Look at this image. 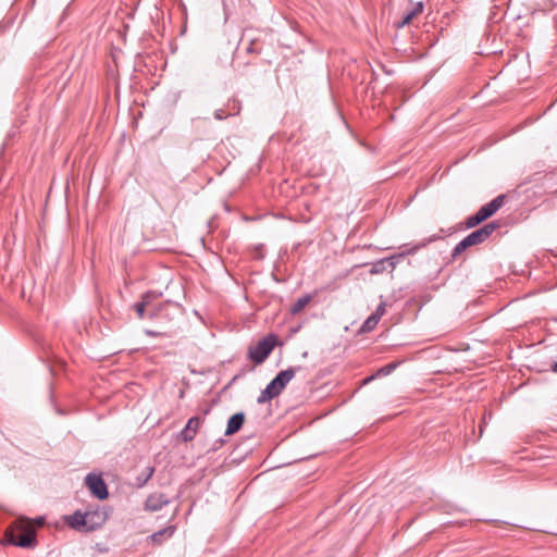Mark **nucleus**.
<instances>
[{
    "mask_svg": "<svg viewBox=\"0 0 557 557\" xmlns=\"http://www.w3.org/2000/svg\"><path fill=\"white\" fill-rule=\"evenodd\" d=\"M386 304L384 301H381L379 306L376 307L375 311L371 314L372 317H376V320H381V318L385 313Z\"/></svg>",
    "mask_w": 557,
    "mask_h": 557,
    "instance_id": "22",
    "label": "nucleus"
},
{
    "mask_svg": "<svg viewBox=\"0 0 557 557\" xmlns=\"http://www.w3.org/2000/svg\"><path fill=\"white\" fill-rule=\"evenodd\" d=\"M504 201H505V195H498L492 201L482 206L479 209L478 213L485 221L488 218H491L492 215H494L503 207Z\"/></svg>",
    "mask_w": 557,
    "mask_h": 557,
    "instance_id": "9",
    "label": "nucleus"
},
{
    "mask_svg": "<svg viewBox=\"0 0 557 557\" xmlns=\"http://www.w3.org/2000/svg\"><path fill=\"white\" fill-rule=\"evenodd\" d=\"M311 297L309 295H305L299 297L290 307V313L297 314L304 310V308L309 304Z\"/></svg>",
    "mask_w": 557,
    "mask_h": 557,
    "instance_id": "15",
    "label": "nucleus"
},
{
    "mask_svg": "<svg viewBox=\"0 0 557 557\" xmlns=\"http://www.w3.org/2000/svg\"><path fill=\"white\" fill-rule=\"evenodd\" d=\"M416 16L412 15L411 11L408 10L404 13L403 17L400 21H396L394 23L395 27L396 28H403L404 26H406L407 24H409Z\"/></svg>",
    "mask_w": 557,
    "mask_h": 557,
    "instance_id": "19",
    "label": "nucleus"
},
{
    "mask_svg": "<svg viewBox=\"0 0 557 557\" xmlns=\"http://www.w3.org/2000/svg\"><path fill=\"white\" fill-rule=\"evenodd\" d=\"M162 296V293H158V292H154V290H148L146 292L145 294H143L141 296V300L140 301H137L136 304H134V309L138 315L139 319H145L146 317H148L149 319H158L160 317H169L170 313H169V309L171 307H174L177 309L176 306H174L172 302L170 301H166L162 305H160L159 307L157 308H153L151 309L147 314H146V308L151 306V304L157 300L158 298H160Z\"/></svg>",
    "mask_w": 557,
    "mask_h": 557,
    "instance_id": "2",
    "label": "nucleus"
},
{
    "mask_svg": "<svg viewBox=\"0 0 557 557\" xmlns=\"http://www.w3.org/2000/svg\"><path fill=\"white\" fill-rule=\"evenodd\" d=\"M484 220L481 218V215L476 212L475 214L467 218L466 220V227L467 228H473L480 223H482Z\"/></svg>",
    "mask_w": 557,
    "mask_h": 557,
    "instance_id": "21",
    "label": "nucleus"
},
{
    "mask_svg": "<svg viewBox=\"0 0 557 557\" xmlns=\"http://www.w3.org/2000/svg\"><path fill=\"white\" fill-rule=\"evenodd\" d=\"M7 537L9 543L23 548H30L36 544L35 530L26 521H17L15 529L7 532Z\"/></svg>",
    "mask_w": 557,
    "mask_h": 557,
    "instance_id": "4",
    "label": "nucleus"
},
{
    "mask_svg": "<svg viewBox=\"0 0 557 557\" xmlns=\"http://www.w3.org/2000/svg\"><path fill=\"white\" fill-rule=\"evenodd\" d=\"M499 226L500 223L498 221H492L471 232L455 246L451 257L456 258L467 248L484 243Z\"/></svg>",
    "mask_w": 557,
    "mask_h": 557,
    "instance_id": "3",
    "label": "nucleus"
},
{
    "mask_svg": "<svg viewBox=\"0 0 557 557\" xmlns=\"http://www.w3.org/2000/svg\"><path fill=\"white\" fill-rule=\"evenodd\" d=\"M227 116H230V114H228V112H227L226 110H224V109H216V110L214 111V117H215L216 120H224V119H226Z\"/></svg>",
    "mask_w": 557,
    "mask_h": 557,
    "instance_id": "23",
    "label": "nucleus"
},
{
    "mask_svg": "<svg viewBox=\"0 0 557 557\" xmlns=\"http://www.w3.org/2000/svg\"><path fill=\"white\" fill-rule=\"evenodd\" d=\"M554 195H556V196H557V189L554 191Z\"/></svg>",
    "mask_w": 557,
    "mask_h": 557,
    "instance_id": "31",
    "label": "nucleus"
},
{
    "mask_svg": "<svg viewBox=\"0 0 557 557\" xmlns=\"http://www.w3.org/2000/svg\"><path fill=\"white\" fill-rule=\"evenodd\" d=\"M154 468L147 467L137 478L136 483L138 487H143L153 475Z\"/></svg>",
    "mask_w": 557,
    "mask_h": 557,
    "instance_id": "16",
    "label": "nucleus"
},
{
    "mask_svg": "<svg viewBox=\"0 0 557 557\" xmlns=\"http://www.w3.org/2000/svg\"><path fill=\"white\" fill-rule=\"evenodd\" d=\"M360 143H361L366 148H368V146L366 145V144H367V141H366V140H362V141H360Z\"/></svg>",
    "mask_w": 557,
    "mask_h": 557,
    "instance_id": "29",
    "label": "nucleus"
},
{
    "mask_svg": "<svg viewBox=\"0 0 557 557\" xmlns=\"http://www.w3.org/2000/svg\"><path fill=\"white\" fill-rule=\"evenodd\" d=\"M296 370L294 368H288L286 370L280 371L276 376L273 379L276 385H278L282 391L286 387V385L294 379Z\"/></svg>",
    "mask_w": 557,
    "mask_h": 557,
    "instance_id": "13",
    "label": "nucleus"
},
{
    "mask_svg": "<svg viewBox=\"0 0 557 557\" xmlns=\"http://www.w3.org/2000/svg\"><path fill=\"white\" fill-rule=\"evenodd\" d=\"M244 421H245L244 412H237V413L233 414L227 421L225 435H232V434H235L236 432H238L242 429Z\"/></svg>",
    "mask_w": 557,
    "mask_h": 557,
    "instance_id": "12",
    "label": "nucleus"
},
{
    "mask_svg": "<svg viewBox=\"0 0 557 557\" xmlns=\"http://www.w3.org/2000/svg\"><path fill=\"white\" fill-rule=\"evenodd\" d=\"M395 368H396V366L391 363V364L386 366L384 369H382L381 371L387 374L391 371H393Z\"/></svg>",
    "mask_w": 557,
    "mask_h": 557,
    "instance_id": "27",
    "label": "nucleus"
},
{
    "mask_svg": "<svg viewBox=\"0 0 557 557\" xmlns=\"http://www.w3.org/2000/svg\"><path fill=\"white\" fill-rule=\"evenodd\" d=\"M531 122H532V121H525V122H524V124H518V125H516L515 127H512V128L510 129V132H509V133H507V134H506V136H512V135H513L518 129H520L521 127H523L524 125H527V124H529V123H531Z\"/></svg>",
    "mask_w": 557,
    "mask_h": 557,
    "instance_id": "26",
    "label": "nucleus"
},
{
    "mask_svg": "<svg viewBox=\"0 0 557 557\" xmlns=\"http://www.w3.org/2000/svg\"><path fill=\"white\" fill-rule=\"evenodd\" d=\"M387 259L386 258H383L376 262H374L372 264V268H371V273L372 274H377V273H382L384 272L386 269H387Z\"/></svg>",
    "mask_w": 557,
    "mask_h": 557,
    "instance_id": "18",
    "label": "nucleus"
},
{
    "mask_svg": "<svg viewBox=\"0 0 557 557\" xmlns=\"http://www.w3.org/2000/svg\"><path fill=\"white\" fill-rule=\"evenodd\" d=\"M202 419L198 416L191 417L185 428L181 431L180 437L183 442H190L195 438L199 426L202 423Z\"/></svg>",
    "mask_w": 557,
    "mask_h": 557,
    "instance_id": "8",
    "label": "nucleus"
},
{
    "mask_svg": "<svg viewBox=\"0 0 557 557\" xmlns=\"http://www.w3.org/2000/svg\"><path fill=\"white\" fill-rule=\"evenodd\" d=\"M242 110L240 101L237 99H232L227 103V112L230 115H237Z\"/></svg>",
    "mask_w": 557,
    "mask_h": 557,
    "instance_id": "20",
    "label": "nucleus"
},
{
    "mask_svg": "<svg viewBox=\"0 0 557 557\" xmlns=\"http://www.w3.org/2000/svg\"><path fill=\"white\" fill-rule=\"evenodd\" d=\"M423 2L422 1H418L414 7L410 10L412 15L417 16L419 13H421L423 11Z\"/></svg>",
    "mask_w": 557,
    "mask_h": 557,
    "instance_id": "24",
    "label": "nucleus"
},
{
    "mask_svg": "<svg viewBox=\"0 0 557 557\" xmlns=\"http://www.w3.org/2000/svg\"><path fill=\"white\" fill-rule=\"evenodd\" d=\"M109 518L104 506H88L85 511L76 510L69 518V524L75 530L94 531L102 527Z\"/></svg>",
    "mask_w": 557,
    "mask_h": 557,
    "instance_id": "1",
    "label": "nucleus"
},
{
    "mask_svg": "<svg viewBox=\"0 0 557 557\" xmlns=\"http://www.w3.org/2000/svg\"><path fill=\"white\" fill-rule=\"evenodd\" d=\"M379 320H376V317H368L367 320L362 323L359 332L360 333H369L375 329L377 325Z\"/></svg>",
    "mask_w": 557,
    "mask_h": 557,
    "instance_id": "17",
    "label": "nucleus"
},
{
    "mask_svg": "<svg viewBox=\"0 0 557 557\" xmlns=\"http://www.w3.org/2000/svg\"><path fill=\"white\" fill-rule=\"evenodd\" d=\"M145 334L149 337H160V336H168L164 332H159L154 330H145Z\"/></svg>",
    "mask_w": 557,
    "mask_h": 557,
    "instance_id": "25",
    "label": "nucleus"
},
{
    "mask_svg": "<svg viewBox=\"0 0 557 557\" xmlns=\"http://www.w3.org/2000/svg\"><path fill=\"white\" fill-rule=\"evenodd\" d=\"M282 388L276 385L275 381H271L267 387L261 391L260 395L257 398L258 404H264L267 401H270L271 399L277 397L282 393Z\"/></svg>",
    "mask_w": 557,
    "mask_h": 557,
    "instance_id": "11",
    "label": "nucleus"
},
{
    "mask_svg": "<svg viewBox=\"0 0 557 557\" xmlns=\"http://www.w3.org/2000/svg\"><path fill=\"white\" fill-rule=\"evenodd\" d=\"M550 370H552L554 373H557V361L552 363V366H550Z\"/></svg>",
    "mask_w": 557,
    "mask_h": 557,
    "instance_id": "28",
    "label": "nucleus"
},
{
    "mask_svg": "<svg viewBox=\"0 0 557 557\" xmlns=\"http://www.w3.org/2000/svg\"><path fill=\"white\" fill-rule=\"evenodd\" d=\"M170 504V499L163 493H153L145 502V509L148 511H158Z\"/></svg>",
    "mask_w": 557,
    "mask_h": 557,
    "instance_id": "10",
    "label": "nucleus"
},
{
    "mask_svg": "<svg viewBox=\"0 0 557 557\" xmlns=\"http://www.w3.org/2000/svg\"><path fill=\"white\" fill-rule=\"evenodd\" d=\"M277 344V336L269 334L248 348L247 357L256 364L263 363Z\"/></svg>",
    "mask_w": 557,
    "mask_h": 557,
    "instance_id": "5",
    "label": "nucleus"
},
{
    "mask_svg": "<svg viewBox=\"0 0 557 557\" xmlns=\"http://www.w3.org/2000/svg\"><path fill=\"white\" fill-rule=\"evenodd\" d=\"M443 237L441 235H432L428 238H424L422 242L417 244H406L403 247H400L403 250L398 253H395L387 259V265L389 267L391 271H394L396 269L397 263L403 260L407 256H411L417 253L420 249L425 248L429 244L436 242L438 239H442Z\"/></svg>",
    "mask_w": 557,
    "mask_h": 557,
    "instance_id": "6",
    "label": "nucleus"
},
{
    "mask_svg": "<svg viewBox=\"0 0 557 557\" xmlns=\"http://www.w3.org/2000/svg\"><path fill=\"white\" fill-rule=\"evenodd\" d=\"M85 483L91 494L100 500L107 499L109 491L107 484L100 474L89 473L85 478Z\"/></svg>",
    "mask_w": 557,
    "mask_h": 557,
    "instance_id": "7",
    "label": "nucleus"
},
{
    "mask_svg": "<svg viewBox=\"0 0 557 557\" xmlns=\"http://www.w3.org/2000/svg\"><path fill=\"white\" fill-rule=\"evenodd\" d=\"M174 527H168L151 534L150 539L153 543L160 544L164 537H171L174 534Z\"/></svg>",
    "mask_w": 557,
    "mask_h": 557,
    "instance_id": "14",
    "label": "nucleus"
},
{
    "mask_svg": "<svg viewBox=\"0 0 557 557\" xmlns=\"http://www.w3.org/2000/svg\"><path fill=\"white\" fill-rule=\"evenodd\" d=\"M223 5L226 7V2H223ZM224 10L226 11V8H224ZM225 15L227 16L226 12H225Z\"/></svg>",
    "mask_w": 557,
    "mask_h": 557,
    "instance_id": "30",
    "label": "nucleus"
}]
</instances>
